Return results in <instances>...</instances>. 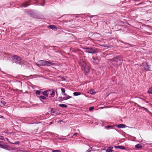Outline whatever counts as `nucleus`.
<instances>
[{"label": "nucleus", "instance_id": "f257e3e1", "mask_svg": "<svg viewBox=\"0 0 152 152\" xmlns=\"http://www.w3.org/2000/svg\"><path fill=\"white\" fill-rule=\"evenodd\" d=\"M96 48L94 47L90 48H86V52L89 53L94 54L98 52Z\"/></svg>", "mask_w": 152, "mask_h": 152}, {"label": "nucleus", "instance_id": "f03ea898", "mask_svg": "<svg viewBox=\"0 0 152 152\" xmlns=\"http://www.w3.org/2000/svg\"><path fill=\"white\" fill-rule=\"evenodd\" d=\"M111 60L114 62V64L117 66L120 65L121 64V60L118 59L117 57L113 58Z\"/></svg>", "mask_w": 152, "mask_h": 152}, {"label": "nucleus", "instance_id": "7ed1b4c3", "mask_svg": "<svg viewBox=\"0 0 152 152\" xmlns=\"http://www.w3.org/2000/svg\"><path fill=\"white\" fill-rule=\"evenodd\" d=\"M12 61L18 64H20L21 61V59L19 57L14 56L12 57Z\"/></svg>", "mask_w": 152, "mask_h": 152}, {"label": "nucleus", "instance_id": "20e7f679", "mask_svg": "<svg viewBox=\"0 0 152 152\" xmlns=\"http://www.w3.org/2000/svg\"><path fill=\"white\" fill-rule=\"evenodd\" d=\"M46 61L40 60L38 61L36 63V65L38 66H45Z\"/></svg>", "mask_w": 152, "mask_h": 152}, {"label": "nucleus", "instance_id": "39448f33", "mask_svg": "<svg viewBox=\"0 0 152 152\" xmlns=\"http://www.w3.org/2000/svg\"><path fill=\"white\" fill-rule=\"evenodd\" d=\"M142 66L144 67L145 70L146 71L150 70V67L147 63H143L142 64Z\"/></svg>", "mask_w": 152, "mask_h": 152}, {"label": "nucleus", "instance_id": "423d86ee", "mask_svg": "<svg viewBox=\"0 0 152 152\" xmlns=\"http://www.w3.org/2000/svg\"><path fill=\"white\" fill-rule=\"evenodd\" d=\"M79 64L81 66L82 69H83L85 66L87 65L86 62L83 61H80L79 62Z\"/></svg>", "mask_w": 152, "mask_h": 152}, {"label": "nucleus", "instance_id": "0eeeda50", "mask_svg": "<svg viewBox=\"0 0 152 152\" xmlns=\"http://www.w3.org/2000/svg\"><path fill=\"white\" fill-rule=\"evenodd\" d=\"M51 113L53 115H56L59 114V111L56 109H52L51 111Z\"/></svg>", "mask_w": 152, "mask_h": 152}, {"label": "nucleus", "instance_id": "6e6552de", "mask_svg": "<svg viewBox=\"0 0 152 152\" xmlns=\"http://www.w3.org/2000/svg\"><path fill=\"white\" fill-rule=\"evenodd\" d=\"M48 95H50L49 96V97H53L55 95V92L53 91H48Z\"/></svg>", "mask_w": 152, "mask_h": 152}, {"label": "nucleus", "instance_id": "1a4fd4ad", "mask_svg": "<svg viewBox=\"0 0 152 152\" xmlns=\"http://www.w3.org/2000/svg\"><path fill=\"white\" fill-rule=\"evenodd\" d=\"M85 73H87L89 72V67L88 65H86V66H85L84 68H83V69Z\"/></svg>", "mask_w": 152, "mask_h": 152}, {"label": "nucleus", "instance_id": "9d476101", "mask_svg": "<svg viewBox=\"0 0 152 152\" xmlns=\"http://www.w3.org/2000/svg\"><path fill=\"white\" fill-rule=\"evenodd\" d=\"M54 65V63L51 62L46 61L45 66H50L53 65Z\"/></svg>", "mask_w": 152, "mask_h": 152}, {"label": "nucleus", "instance_id": "9b49d317", "mask_svg": "<svg viewBox=\"0 0 152 152\" xmlns=\"http://www.w3.org/2000/svg\"><path fill=\"white\" fill-rule=\"evenodd\" d=\"M88 93H90L92 95H94L96 94V92L93 89H91L88 91Z\"/></svg>", "mask_w": 152, "mask_h": 152}, {"label": "nucleus", "instance_id": "f8f14e48", "mask_svg": "<svg viewBox=\"0 0 152 152\" xmlns=\"http://www.w3.org/2000/svg\"><path fill=\"white\" fill-rule=\"evenodd\" d=\"M117 126L118 128H123L127 127L124 124H122L118 125Z\"/></svg>", "mask_w": 152, "mask_h": 152}, {"label": "nucleus", "instance_id": "ddd939ff", "mask_svg": "<svg viewBox=\"0 0 152 152\" xmlns=\"http://www.w3.org/2000/svg\"><path fill=\"white\" fill-rule=\"evenodd\" d=\"M113 147H109L106 150V151L107 152H112L113 150L112 149L113 148Z\"/></svg>", "mask_w": 152, "mask_h": 152}, {"label": "nucleus", "instance_id": "4468645a", "mask_svg": "<svg viewBox=\"0 0 152 152\" xmlns=\"http://www.w3.org/2000/svg\"><path fill=\"white\" fill-rule=\"evenodd\" d=\"M48 91H46L44 92H42V94L45 96L48 97Z\"/></svg>", "mask_w": 152, "mask_h": 152}, {"label": "nucleus", "instance_id": "2eb2a0df", "mask_svg": "<svg viewBox=\"0 0 152 152\" xmlns=\"http://www.w3.org/2000/svg\"><path fill=\"white\" fill-rule=\"evenodd\" d=\"M115 147L116 148H120L121 149H125V148L122 146H116Z\"/></svg>", "mask_w": 152, "mask_h": 152}, {"label": "nucleus", "instance_id": "dca6fc26", "mask_svg": "<svg viewBox=\"0 0 152 152\" xmlns=\"http://www.w3.org/2000/svg\"><path fill=\"white\" fill-rule=\"evenodd\" d=\"M61 92L62 93V94L63 95L66 96V94L65 93V90L64 88H61Z\"/></svg>", "mask_w": 152, "mask_h": 152}, {"label": "nucleus", "instance_id": "f3484780", "mask_svg": "<svg viewBox=\"0 0 152 152\" xmlns=\"http://www.w3.org/2000/svg\"><path fill=\"white\" fill-rule=\"evenodd\" d=\"M71 98V97L69 96H66L62 98V100H66L67 99H68L70 98Z\"/></svg>", "mask_w": 152, "mask_h": 152}, {"label": "nucleus", "instance_id": "a211bd4d", "mask_svg": "<svg viewBox=\"0 0 152 152\" xmlns=\"http://www.w3.org/2000/svg\"><path fill=\"white\" fill-rule=\"evenodd\" d=\"M135 146L137 148H140L142 147V145L140 144H138L136 145Z\"/></svg>", "mask_w": 152, "mask_h": 152}, {"label": "nucleus", "instance_id": "6ab92c4d", "mask_svg": "<svg viewBox=\"0 0 152 152\" xmlns=\"http://www.w3.org/2000/svg\"><path fill=\"white\" fill-rule=\"evenodd\" d=\"M59 106L60 107L64 108H66L67 106L66 105L63 104H59Z\"/></svg>", "mask_w": 152, "mask_h": 152}, {"label": "nucleus", "instance_id": "aec40b11", "mask_svg": "<svg viewBox=\"0 0 152 152\" xmlns=\"http://www.w3.org/2000/svg\"><path fill=\"white\" fill-rule=\"evenodd\" d=\"M49 27L52 29H57L56 27L54 25H50L49 26Z\"/></svg>", "mask_w": 152, "mask_h": 152}, {"label": "nucleus", "instance_id": "412c9836", "mask_svg": "<svg viewBox=\"0 0 152 152\" xmlns=\"http://www.w3.org/2000/svg\"><path fill=\"white\" fill-rule=\"evenodd\" d=\"M148 93L150 94H152V86L150 87L148 91Z\"/></svg>", "mask_w": 152, "mask_h": 152}, {"label": "nucleus", "instance_id": "4be33fe9", "mask_svg": "<svg viewBox=\"0 0 152 152\" xmlns=\"http://www.w3.org/2000/svg\"><path fill=\"white\" fill-rule=\"evenodd\" d=\"M81 94V93L79 92H75L73 93L74 96H78Z\"/></svg>", "mask_w": 152, "mask_h": 152}, {"label": "nucleus", "instance_id": "5701e85b", "mask_svg": "<svg viewBox=\"0 0 152 152\" xmlns=\"http://www.w3.org/2000/svg\"><path fill=\"white\" fill-rule=\"evenodd\" d=\"M36 94L37 95H39L42 94V91H37L36 92Z\"/></svg>", "mask_w": 152, "mask_h": 152}, {"label": "nucleus", "instance_id": "b1692460", "mask_svg": "<svg viewBox=\"0 0 152 152\" xmlns=\"http://www.w3.org/2000/svg\"><path fill=\"white\" fill-rule=\"evenodd\" d=\"M40 99H46V97L43 96H41L39 97Z\"/></svg>", "mask_w": 152, "mask_h": 152}, {"label": "nucleus", "instance_id": "393cba45", "mask_svg": "<svg viewBox=\"0 0 152 152\" xmlns=\"http://www.w3.org/2000/svg\"><path fill=\"white\" fill-rule=\"evenodd\" d=\"M0 148L5 149L6 148V147L4 145L1 144H0Z\"/></svg>", "mask_w": 152, "mask_h": 152}, {"label": "nucleus", "instance_id": "a878e982", "mask_svg": "<svg viewBox=\"0 0 152 152\" xmlns=\"http://www.w3.org/2000/svg\"><path fill=\"white\" fill-rule=\"evenodd\" d=\"M113 126H105V128L106 129H108V128H113Z\"/></svg>", "mask_w": 152, "mask_h": 152}, {"label": "nucleus", "instance_id": "bb28decb", "mask_svg": "<svg viewBox=\"0 0 152 152\" xmlns=\"http://www.w3.org/2000/svg\"><path fill=\"white\" fill-rule=\"evenodd\" d=\"M11 143H12L13 144H15V145H17V144L18 145L20 143V142L19 141H18L16 142H14V143L11 142Z\"/></svg>", "mask_w": 152, "mask_h": 152}, {"label": "nucleus", "instance_id": "cd10ccee", "mask_svg": "<svg viewBox=\"0 0 152 152\" xmlns=\"http://www.w3.org/2000/svg\"><path fill=\"white\" fill-rule=\"evenodd\" d=\"M52 152H61V151L59 150H54L52 151Z\"/></svg>", "mask_w": 152, "mask_h": 152}, {"label": "nucleus", "instance_id": "c85d7f7f", "mask_svg": "<svg viewBox=\"0 0 152 152\" xmlns=\"http://www.w3.org/2000/svg\"><path fill=\"white\" fill-rule=\"evenodd\" d=\"M94 108V107H89V110H90V111H91V110H93Z\"/></svg>", "mask_w": 152, "mask_h": 152}, {"label": "nucleus", "instance_id": "c756f323", "mask_svg": "<svg viewBox=\"0 0 152 152\" xmlns=\"http://www.w3.org/2000/svg\"><path fill=\"white\" fill-rule=\"evenodd\" d=\"M1 103L3 104H5V102L3 101H1Z\"/></svg>", "mask_w": 152, "mask_h": 152}, {"label": "nucleus", "instance_id": "7c9ffc66", "mask_svg": "<svg viewBox=\"0 0 152 152\" xmlns=\"http://www.w3.org/2000/svg\"><path fill=\"white\" fill-rule=\"evenodd\" d=\"M3 138H4L2 136H0V139L3 140Z\"/></svg>", "mask_w": 152, "mask_h": 152}, {"label": "nucleus", "instance_id": "2f4dec72", "mask_svg": "<svg viewBox=\"0 0 152 152\" xmlns=\"http://www.w3.org/2000/svg\"><path fill=\"white\" fill-rule=\"evenodd\" d=\"M27 6V5H23V6L24 7H26Z\"/></svg>", "mask_w": 152, "mask_h": 152}, {"label": "nucleus", "instance_id": "473e14b6", "mask_svg": "<svg viewBox=\"0 0 152 152\" xmlns=\"http://www.w3.org/2000/svg\"><path fill=\"white\" fill-rule=\"evenodd\" d=\"M93 61L94 62H95V61H95V58H93Z\"/></svg>", "mask_w": 152, "mask_h": 152}, {"label": "nucleus", "instance_id": "72a5a7b5", "mask_svg": "<svg viewBox=\"0 0 152 152\" xmlns=\"http://www.w3.org/2000/svg\"><path fill=\"white\" fill-rule=\"evenodd\" d=\"M77 134V133H75L74 134V135H73V136H74V135H76Z\"/></svg>", "mask_w": 152, "mask_h": 152}, {"label": "nucleus", "instance_id": "f704fd0d", "mask_svg": "<svg viewBox=\"0 0 152 152\" xmlns=\"http://www.w3.org/2000/svg\"><path fill=\"white\" fill-rule=\"evenodd\" d=\"M7 141H9L10 142V141H9V140H8V138H7Z\"/></svg>", "mask_w": 152, "mask_h": 152}, {"label": "nucleus", "instance_id": "c9c22d12", "mask_svg": "<svg viewBox=\"0 0 152 152\" xmlns=\"http://www.w3.org/2000/svg\"><path fill=\"white\" fill-rule=\"evenodd\" d=\"M135 66H137V67H138V65L137 64H136V65H135Z\"/></svg>", "mask_w": 152, "mask_h": 152}, {"label": "nucleus", "instance_id": "e433bc0d", "mask_svg": "<svg viewBox=\"0 0 152 152\" xmlns=\"http://www.w3.org/2000/svg\"><path fill=\"white\" fill-rule=\"evenodd\" d=\"M1 118H3V116H1Z\"/></svg>", "mask_w": 152, "mask_h": 152}, {"label": "nucleus", "instance_id": "4c0bfd02", "mask_svg": "<svg viewBox=\"0 0 152 152\" xmlns=\"http://www.w3.org/2000/svg\"><path fill=\"white\" fill-rule=\"evenodd\" d=\"M142 108H144V107H142Z\"/></svg>", "mask_w": 152, "mask_h": 152}]
</instances>
